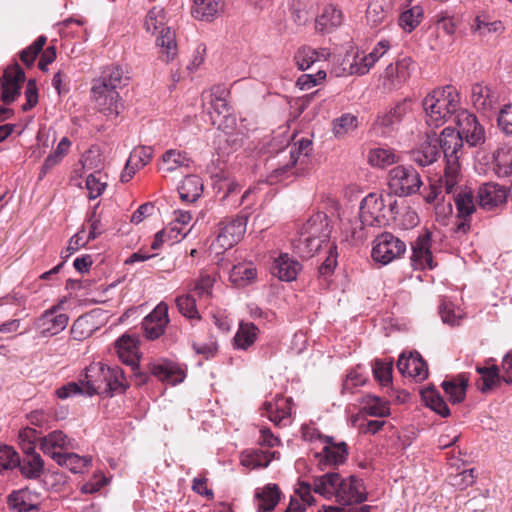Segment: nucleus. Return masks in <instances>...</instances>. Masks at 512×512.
Returning <instances> with one entry per match:
<instances>
[{
  "label": "nucleus",
  "instance_id": "393cba45",
  "mask_svg": "<svg viewBox=\"0 0 512 512\" xmlns=\"http://www.w3.org/2000/svg\"><path fill=\"white\" fill-rule=\"evenodd\" d=\"M72 448L68 437L59 430L50 432L40 439V449L45 455L55 460V455H61L63 450Z\"/></svg>",
  "mask_w": 512,
  "mask_h": 512
},
{
  "label": "nucleus",
  "instance_id": "3c124183",
  "mask_svg": "<svg viewBox=\"0 0 512 512\" xmlns=\"http://www.w3.org/2000/svg\"><path fill=\"white\" fill-rule=\"evenodd\" d=\"M423 18V9L420 6H414L404 11L399 17V25L407 32L413 31Z\"/></svg>",
  "mask_w": 512,
  "mask_h": 512
},
{
  "label": "nucleus",
  "instance_id": "7ed1b4c3",
  "mask_svg": "<svg viewBox=\"0 0 512 512\" xmlns=\"http://www.w3.org/2000/svg\"><path fill=\"white\" fill-rule=\"evenodd\" d=\"M332 226L324 212L313 214L301 227L299 237L295 243V249L303 258H311L328 242Z\"/></svg>",
  "mask_w": 512,
  "mask_h": 512
},
{
  "label": "nucleus",
  "instance_id": "39448f33",
  "mask_svg": "<svg viewBox=\"0 0 512 512\" xmlns=\"http://www.w3.org/2000/svg\"><path fill=\"white\" fill-rule=\"evenodd\" d=\"M422 186L419 173L412 166L398 165L388 174V187L392 194L406 197L417 193Z\"/></svg>",
  "mask_w": 512,
  "mask_h": 512
},
{
  "label": "nucleus",
  "instance_id": "0eeeda50",
  "mask_svg": "<svg viewBox=\"0 0 512 512\" xmlns=\"http://www.w3.org/2000/svg\"><path fill=\"white\" fill-rule=\"evenodd\" d=\"M373 243L371 257L383 265L401 257L406 251V244L389 232L377 236Z\"/></svg>",
  "mask_w": 512,
  "mask_h": 512
},
{
  "label": "nucleus",
  "instance_id": "58836bf2",
  "mask_svg": "<svg viewBox=\"0 0 512 512\" xmlns=\"http://www.w3.org/2000/svg\"><path fill=\"white\" fill-rule=\"evenodd\" d=\"M32 494L26 489L12 492L7 499L8 507L14 512H27L38 509L31 501Z\"/></svg>",
  "mask_w": 512,
  "mask_h": 512
},
{
  "label": "nucleus",
  "instance_id": "ea45409f",
  "mask_svg": "<svg viewBox=\"0 0 512 512\" xmlns=\"http://www.w3.org/2000/svg\"><path fill=\"white\" fill-rule=\"evenodd\" d=\"M458 217L467 219L476 211L475 197L470 190H462L454 195Z\"/></svg>",
  "mask_w": 512,
  "mask_h": 512
},
{
  "label": "nucleus",
  "instance_id": "a18cd8bd",
  "mask_svg": "<svg viewBox=\"0 0 512 512\" xmlns=\"http://www.w3.org/2000/svg\"><path fill=\"white\" fill-rule=\"evenodd\" d=\"M256 277V269L252 265H234L229 273L230 281L236 286H245Z\"/></svg>",
  "mask_w": 512,
  "mask_h": 512
},
{
  "label": "nucleus",
  "instance_id": "c03bdc74",
  "mask_svg": "<svg viewBox=\"0 0 512 512\" xmlns=\"http://www.w3.org/2000/svg\"><path fill=\"white\" fill-rule=\"evenodd\" d=\"M55 461L60 466L68 468L73 473H81L83 469L91 462V458L80 457L75 453H62L61 455L54 454Z\"/></svg>",
  "mask_w": 512,
  "mask_h": 512
},
{
  "label": "nucleus",
  "instance_id": "7c9ffc66",
  "mask_svg": "<svg viewBox=\"0 0 512 512\" xmlns=\"http://www.w3.org/2000/svg\"><path fill=\"white\" fill-rule=\"evenodd\" d=\"M289 403L290 399L284 398L278 399L276 403L266 402L263 405L265 411L263 415H266L275 425H286L291 414Z\"/></svg>",
  "mask_w": 512,
  "mask_h": 512
},
{
  "label": "nucleus",
  "instance_id": "774afa93",
  "mask_svg": "<svg viewBox=\"0 0 512 512\" xmlns=\"http://www.w3.org/2000/svg\"><path fill=\"white\" fill-rule=\"evenodd\" d=\"M373 64L368 65V58L366 55L356 54L353 62L350 64V74L364 75L369 72Z\"/></svg>",
  "mask_w": 512,
  "mask_h": 512
},
{
  "label": "nucleus",
  "instance_id": "72a5a7b5",
  "mask_svg": "<svg viewBox=\"0 0 512 512\" xmlns=\"http://www.w3.org/2000/svg\"><path fill=\"white\" fill-rule=\"evenodd\" d=\"M343 22V14L333 4L327 5L316 19V29L325 32L339 27Z\"/></svg>",
  "mask_w": 512,
  "mask_h": 512
},
{
  "label": "nucleus",
  "instance_id": "4d7b16f0",
  "mask_svg": "<svg viewBox=\"0 0 512 512\" xmlns=\"http://www.w3.org/2000/svg\"><path fill=\"white\" fill-rule=\"evenodd\" d=\"M364 409L371 416L385 417L389 414L387 403L377 396H368Z\"/></svg>",
  "mask_w": 512,
  "mask_h": 512
},
{
  "label": "nucleus",
  "instance_id": "de8ad7c7",
  "mask_svg": "<svg viewBox=\"0 0 512 512\" xmlns=\"http://www.w3.org/2000/svg\"><path fill=\"white\" fill-rule=\"evenodd\" d=\"M368 161L372 166L384 168L398 161V157L390 148H375L370 150Z\"/></svg>",
  "mask_w": 512,
  "mask_h": 512
},
{
  "label": "nucleus",
  "instance_id": "c9c22d12",
  "mask_svg": "<svg viewBox=\"0 0 512 512\" xmlns=\"http://www.w3.org/2000/svg\"><path fill=\"white\" fill-rule=\"evenodd\" d=\"M259 329L251 322H241L234 336V346L238 349L247 350L257 339Z\"/></svg>",
  "mask_w": 512,
  "mask_h": 512
},
{
  "label": "nucleus",
  "instance_id": "9d476101",
  "mask_svg": "<svg viewBox=\"0 0 512 512\" xmlns=\"http://www.w3.org/2000/svg\"><path fill=\"white\" fill-rule=\"evenodd\" d=\"M96 108L109 118H116L123 109L119 93L106 84H93L91 88Z\"/></svg>",
  "mask_w": 512,
  "mask_h": 512
},
{
  "label": "nucleus",
  "instance_id": "338daca9",
  "mask_svg": "<svg viewBox=\"0 0 512 512\" xmlns=\"http://www.w3.org/2000/svg\"><path fill=\"white\" fill-rule=\"evenodd\" d=\"M475 22L476 30H478L482 35H486L488 33H501L504 30L503 23L499 20L487 22L478 16Z\"/></svg>",
  "mask_w": 512,
  "mask_h": 512
},
{
  "label": "nucleus",
  "instance_id": "2f4dec72",
  "mask_svg": "<svg viewBox=\"0 0 512 512\" xmlns=\"http://www.w3.org/2000/svg\"><path fill=\"white\" fill-rule=\"evenodd\" d=\"M493 171L499 178L512 175V147H499L493 153Z\"/></svg>",
  "mask_w": 512,
  "mask_h": 512
},
{
  "label": "nucleus",
  "instance_id": "423d86ee",
  "mask_svg": "<svg viewBox=\"0 0 512 512\" xmlns=\"http://www.w3.org/2000/svg\"><path fill=\"white\" fill-rule=\"evenodd\" d=\"M312 152V141L308 138H302L299 141L295 142L288 151L289 159L286 161L287 155L286 151L283 150L280 153V157L284 159L282 163H279V166L273 170V177L276 179H283L287 175H295L298 173V168L295 171H291L293 167L296 165L300 166L302 170L303 167L308 162V157Z\"/></svg>",
  "mask_w": 512,
  "mask_h": 512
},
{
  "label": "nucleus",
  "instance_id": "e433bc0d",
  "mask_svg": "<svg viewBox=\"0 0 512 512\" xmlns=\"http://www.w3.org/2000/svg\"><path fill=\"white\" fill-rule=\"evenodd\" d=\"M190 162V158L185 152L170 149L162 155L160 170L170 173L182 167H189Z\"/></svg>",
  "mask_w": 512,
  "mask_h": 512
},
{
  "label": "nucleus",
  "instance_id": "473e14b6",
  "mask_svg": "<svg viewBox=\"0 0 512 512\" xmlns=\"http://www.w3.org/2000/svg\"><path fill=\"white\" fill-rule=\"evenodd\" d=\"M440 156L438 140H427L420 147L412 151V160L420 166H428L434 163Z\"/></svg>",
  "mask_w": 512,
  "mask_h": 512
},
{
  "label": "nucleus",
  "instance_id": "4c0bfd02",
  "mask_svg": "<svg viewBox=\"0 0 512 512\" xmlns=\"http://www.w3.org/2000/svg\"><path fill=\"white\" fill-rule=\"evenodd\" d=\"M467 386L468 378L464 375H459L456 379L442 383L444 392L449 396V400L453 404L461 403L465 399Z\"/></svg>",
  "mask_w": 512,
  "mask_h": 512
},
{
  "label": "nucleus",
  "instance_id": "4468645a",
  "mask_svg": "<svg viewBox=\"0 0 512 512\" xmlns=\"http://www.w3.org/2000/svg\"><path fill=\"white\" fill-rule=\"evenodd\" d=\"M168 323V305L160 302L142 321L144 336L150 340L159 338L163 335Z\"/></svg>",
  "mask_w": 512,
  "mask_h": 512
},
{
  "label": "nucleus",
  "instance_id": "412c9836",
  "mask_svg": "<svg viewBox=\"0 0 512 512\" xmlns=\"http://www.w3.org/2000/svg\"><path fill=\"white\" fill-rule=\"evenodd\" d=\"M440 102L442 103V100L437 90L429 93L422 102L430 126L438 127L447 119L445 108Z\"/></svg>",
  "mask_w": 512,
  "mask_h": 512
},
{
  "label": "nucleus",
  "instance_id": "20e7f679",
  "mask_svg": "<svg viewBox=\"0 0 512 512\" xmlns=\"http://www.w3.org/2000/svg\"><path fill=\"white\" fill-rule=\"evenodd\" d=\"M438 143L446 160L440 186L445 189L446 193H452L460 177V156L458 153L463 147V140L457 130L446 127L442 130Z\"/></svg>",
  "mask_w": 512,
  "mask_h": 512
},
{
  "label": "nucleus",
  "instance_id": "6e6d98bb",
  "mask_svg": "<svg viewBox=\"0 0 512 512\" xmlns=\"http://www.w3.org/2000/svg\"><path fill=\"white\" fill-rule=\"evenodd\" d=\"M442 100L446 115L449 117L457 111L459 100L456 91L451 86H446L443 89L437 90Z\"/></svg>",
  "mask_w": 512,
  "mask_h": 512
},
{
  "label": "nucleus",
  "instance_id": "5701e85b",
  "mask_svg": "<svg viewBox=\"0 0 512 512\" xmlns=\"http://www.w3.org/2000/svg\"><path fill=\"white\" fill-rule=\"evenodd\" d=\"M315 456L319 458L318 464L323 470L327 466H337L344 463L348 456V447L345 442L326 445L322 452L316 453Z\"/></svg>",
  "mask_w": 512,
  "mask_h": 512
},
{
  "label": "nucleus",
  "instance_id": "a878e982",
  "mask_svg": "<svg viewBox=\"0 0 512 512\" xmlns=\"http://www.w3.org/2000/svg\"><path fill=\"white\" fill-rule=\"evenodd\" d=\"M281 498V491L277 484H267L255 493V503L258 512H272Z\"/></svg>",
  "mask_w": 512,
  "mask_h": 512
},
{
  "label": "nucleus",
  "instance_id": "9b49d317",
  "mask_svg": "<svg viewBox=\"0 0 512 512\" xmlns=\"http://www.w3.org/2000/svg\"><path fill=\"white\" fill-rule=\"evenodd\" d=\"M247 219L236 217L226 219L219 223V232L216 243L220 248L230 249L237 244L246 232Z\"/></svg>",
  "mask_w": 512,
  "mask_h": 512
},
{
  "label": "nucleus",
  "instance_id": "c756f323",
  "mask_svg": "<svg viewBox=\"0 0 512 512\" xmlns=\"http://www.w3.org/2000/svg\"><path fill=\"white\" fill-rule=\"evenodd\" d=\"M129 76L119 65L106 67L101 76L93 84H106L108 89L116 91L117 88L126 86L129 82Z\"/></svg>",
  "mask_w": 512,
  "mask_h": 512
},
{
  "label": "nucleus",
  "instance_id": "f3484780",
  "mask_svg": "<svg viewBox=\"0 0 512 512\" xmlns=\"http://www.w3.org/2000/svg\"><path fill=\"white\" fill-rule=\"evenodd\" d=\"M431 233L425 231L412 244L411 261L415 269H432L434 267L431 253Z\"/></svg>",
  "mask_w": 512,
  "mask_h": 512
},
{
  "label": "nucleus",
  "instance_id": "c85d7f7f",
  "mask_svg": "<svg viewBox=\"0 0 512 512\" xmlns=\"http://www.w3.org/2000/svg\"><path fill=\"white\" fill-rule=\"evenodd\" d=\"M328 56L326 49L316 50L310 46H302L295 53L294 61L300 70L305 71L313 64L327 60Z\"/></svg>",
  "mask_w": 512,
  "mask_h": 512
},
{
  "label": "nucleus",
  "instance_id": "13d9d810",
  "mask_svg": "<svg viewBox=\"0 0 512 512\" xmlns=\"http://www.w3.org/2000/svg\"><path fill=\"white\" fill-rule=\"evenodd\" d=\"M373 374L377 381L382 385H388L392 381V362L375 360L373 365Z\"/></svg>",
  "mask_w": 512,
  "mask_h": 512
},
{
  "label": "nucleus",
  "instance_id": "1a4fd4ad",
  "mask_svg": "<svg viewBox=\"0 0 512 512\" xmlns=\"http://www.w3.org/2000/svg\"><path fill=\"white\" fill-rule=\"evenodd\" d=\"M455 121L458 133L469 146L476 147L485 143V130L474 114L467 110H460L456 114Z\"/></svg>",
  "mask_w": 512,
  "mask_h": 512
},
{
  "label": "nucleus",
  "instance_id": "8fccbe9b",
  "mask_svg": "<svg viewBox=\"0 0 512 512\" xmlns=\"http://www.w3.org/2000/svg\"><path fill=\"white\" fill-rule=\"evenodd\" d=\"M176 305L179 312L191 320H199L200 314L196 307V299L191 294L181 295L176 298Z\"/></svg>",
  "mask_w": 512,
  "mask_h": 512
},
{
  "label": "nucleus",
  "instance_id": "bb28decb",
  "mask_svg": "<svg viewBox=\"0 0 512 512\" xmlns=\"http://www.w3.org/2000/svg\"><path fill=\"white\" fill-rule=\"evenodd\" d=\"M26 456L20 461L19 467L20 472L27 478L36 479L40 477L44 463L40 455L34 451V446L29 443L25 448Z\"/></svg>",
  "mask_w": 512,
  "mask_h": 512
},
{
  "label": "nucleus",
  "instance_id": "5fc2aeb1",
  "mask_svg": "<svg viewBox=\"0 0 512 512\" xmlns=\"http://www.w3.org/2000/svg\"><path fill=\"white\" fill-rule=\"evenodd\" d=\"M46 40L45 36H39L30 46L23 49L20 52L21 61L27 66H32L36 57L43 50Z\"/></svg>",
  "mask_w": 512,
  "mask_h": 512
},
{
  "label": "nucleus",
  "instance_id": "6ab92c4d",
  "mask_svg": "<svg viewBox=\"0 0 512 512\" xmlns=\"http://www.w3.org/2000/svg\"><path fill=\"white\" fill-rule=\"evenodd\" d=\"M397 368L404 376L412 377L418 381L424 380L428 376L426 362L419 353H410L408 357L401 354L397 361Z\"/></svg>",
  "mask_w": 512,
  "mask_h": 512
},
{
  "label": "nucleus",
  "instance_id": "e2e57ef3",
  "mask_svg": "<svg viewBox=\"0 0 512 512\" xmlns=\"http://www.w3.org/2000/svg\"><path fill=\"white\" fill-rule=\"evenodd\" d=\"M497 123L506 135H512V104L505 105L499 112Z\"/></svg>",
  "mask_w": 512,
  "mask_h": 512
},
{
  "label": "nucleus",
  "instance_id": "052dcab7",
  "mask_svg": "<svg viewBox=\"0 0 512 512\" xmlns=\"http://www.w3.org/2000/svg\"><path fill=\"white\" fill-rule=\"evenodd\" d=\"M20 465V459L15 450L10 446L0 447V471L13 469Z\"/></svg>",
  "mask_w": 512,
  "mask_h": 512
},
{
  "label": "nucleus",
  "instance_id": "f704fd0d",
  "mask_svg": "<svg viewBox=\"0 0 512 512\" xmlns=\"http://www.w3.org/2000/svg\"><path fill=\"white\" fill-rule=\"evenodd\" d=\"M202 191V180L196 175L185 177L178 187L181 200L186 202H195L201 196Z\"/></svg>",
  "mask_w": 512,
  "mask_h": 512
},
{
  "label": "nucleus",
  "instance_id": "0e129e2a",
  "mask_svg": "<svg viewBox=\"0 0 512 512\" xmlns=\"http://www.w3.org/2000/svg\"><path fill=\"white\" fill-rule=\"evenodd\" d=\"M26 102L22 105L23 111H29L38 103V89L35 79H29L25 89Z\"/></svg>",
  "mask_w": 512,
  "mask_h": 512
},
{
  "label": "nucleus",
  "instance_id": "f03ea898",
  "mask_svg": "<svg viewBox=\"0 0 512 512\" xmlns=\"http://www.w3.org/2000/svg\"><path fill=\"white\" fill-rule=\"evenodd\" d=\"M313 489L324 497H335L341 505L362 503L367 499V494L361 479L355 476L341 478L337 472H328L316 477Z\"/></svg>",
  "mask_w": 512,
  "mask_h": 512
},
{
  "label": "nucleus",
  "instance_id": "4be33fe9",
  "mask_svg": "<svg viewBox=\"0 0 512 512\" xmlns=\"http://www.w3.org/2000/svg\"><path fill=\"white\" fill-rule=\"evenodd\" d=\"M409 110V101L405 99L397 103L388 112L379 115L375 125L383 129L382 134H388L395 129Z\"/></svg>",
  "mask_w": 512,
  "mask_h": 512
},
{
  "label": "nucleus",
  "instance_id": "a19ab883",
  "mask_svg": "<svg viewBox=\"0 0 512 512\" xmlns=\"http://www.w3.org/2000/svg\"><path fill=\"white\" fill-rule=\"evenodd\" d=\"M421 397L429 408H431L442 417H448L450 415V410L446 402L441 397L440 393L434 388L429 387L423 389L421 391Z\"/></svg>",
  "mask_w": 512,
  "mask_h": 512
},
{
  "label": "nucleus",
  "instance_id": "f257e3e1",
  "mask_svg": "<svg viewBox=\"0 0 512 512\" xmlns=\"http://www.w3.org/2000/svg\"><path fill=\"white\" fill-rule=\"evenodd\" d=\"M128 387L123 370L118 367H109L102 362H93L80 374L78 382H69L56 390L60 399H67L73 395L123 393Z\"/></svg>",
  "mask_w": 512,
  "mask_h": 512
},
{
  "label": "nucleus",
  "instance_id": "f8f14e48",
  "mask_svg": "<svg viewBox=\"0 0 512 512\" xmlns=\"http://www.w3.org/2000/svg\"><path fill=\"white\" fill-rule=\"evenodd\" d=\"M508 197V189L505 186L487 182L479 186L476 198L482 209L492 211L505 205Z\"/></svg>",
  "mask_w": 512,
  "mask_h": 512
},
{
  "label": "nucleus",
  "instance_id": "37998d69",
  "mask_svg": "<svg viewBox=\"0 0 512 512\" xmlns=\"http://www.w3.org/2000/svg\"><path fill=\"white\" fill-rule=\"evenodd\" d=\"M476 371L480 374V378L477 382L478 389L487 393L499 382V369L497 366L492 365L490 367H476Z\"/></svg>",
  "mask_w": 512,
  "mask_h": 512
},
{
  "label": "nucleus",
  "instance_id": "bf43d9fd",
  "mask_svg": "<svg viewBox=\"0 0 512 512\" xmlns=\"http://www.w3.org/2000/svg\"><path fill=\"white\" fill-rule=\"evenodd\" d=\"M215 279L207 274L201 273L199 279L195 282L193 291L199 298H210Z\"/></svg>",
  "mask_w": 512,
  "mask_h": 512
},
{
  "label": "nucleus",
  "instance_id": "ddd939ff",
  "mask_svg": "<svg viewBox=\"0 0 512 512\" xmlns=\"http://www.w3.org/2000/svg\"><path fill=\"white\" fill-rule=\"evenodd\" d=\"M59 308L60 305L52 306L35 320V327L43 337L56 335L67 327L69 317L64 313L56 314Z\"/></svg>",
  "mask_w": 512,
  "mask_h": 512
},
{
  "label": "nucleus",
  "instance_id": "dca6fc26",
  "mask_svg": "<svg viewBox=\"0 0 512 512\" xmlns=\"http://www.w3.org/2000/svg\"><path fill=\"white\" fill-rule=\"evenodd\" d=\"M24 81L25 73L18 64L6 68L3 74L1 100L6 104L12 103L20 95L21 84Z\"/></svg>",
  "mask_w": 512,
  "mask_h": 512
},
{
  "label": "nucleus",
  "instance_id": "aec40b11",
  "mask_svg": "<svg viewBox=\"0 0 512 512\" xmlns=\"http://www.w3.org/2000/svg\"><path fill=\"white\" fill-rule=\"evenodd\" d=\"M391 5L388 0H370L366 10V21L372 28H381L390 22Z\"/></svg>",
  "mask_w": 512,
  "mask_h": 512
},
{
  "label": "nucleus",
  "instance_id": "680f3d73",
  "mask_svg": "<svg viewBox=\"0 0 512 512\" xmlns=\"http://www.w3.org/2000/svg\"><path fill=\"white\" fill-rule=\"evenodd\" d=\"M152 150L150 147H137L135 148L129 157L130 163L135 165L136 168L144 167L151 159Z\"/></svg>",
  "mask_w": 512,
  "mask_h": 512
},
{
  "label": "nucleus",
  "instance_id": "864d4df0",
  "mask_svg": "<svg viewBox=\"0 0 512 512\" xmlns=\"http://www.w3.org/2000/svg\"><path fill=\"white\" fill-rule=\"evenodd\" d=\"M101 172H94L86 179V188L89 199H96L102 195L107 187V182L103 180Z\"/></svg>",
  "mask_w": 512,
  "mask_h": 512
},
{
  "label": "nucleus",
  "instance_id": "a211bd4d",
  "mask_svg": "<svg viewBox=\"0 0 512 512\" xmlns=\"http://www.w3.org/2000/svg\"><path fill=\"white\" fill-rule=\"evenodd\" d=\"M148 370L158 380L172 385L181 383L186 377L183 369L168 360L151 362L148 365Z\"/></svg>",
  "mask_w": 512,
  "mask_h": 512
},
{
  "label": "nucleus",
  "instance_id": "603ef678",
  "mask_svg": "<svg viewBox=\"0 0 512 512\" xmlns=\"http://www.w3.org/2000/svg\"><path fill=\"white\" fill-rule=\"evenodd\" d=\"M164 21H165L164 9L161 7H153L147 13L144 25L148 32H151L154 34L157 31H160L162 28H165Z\"/></svg>",
  "mask_w": 512,
  "mask_h": 512
},
{
  "label": "nucleus",
  "instance_id": "09e8293b",
  "mask_svg": "<svg viewBox=\"0 0 512 512\" xmlns=\"http://www.w3.org/2000/svg\"><path fill=\"white\" fill-rule=\"evenodd\" d=\"M358 127V119L350 113L343 114L333 120V133L337 138H342Z\"/></svg>",
  "mask_w": 512,
  "mask_h": 512
},
{
  "label": "nucleus",
  "instance_id": "cd10ccee",
  "mask_svg": "<svg viewBox=\"0 0 512 512\" xmlns=\"http://www.w3.org/2000/svg\"><path fill=\"white\" fill-rule=\"evenodd\" d=\"M470 98L473 106L481 111L491 109L497 101L496 94L488 85L482 82L472 85Z\"/></svg>",
  "mask_w": 512,
  "mask_h": 512
},
{
  "label": "nucleus",
  "instance_id": "6e6552de",
  "mask_svg": "<svg viewBox=\"0 0 512 512\" xmlns=\"http://www.w3.org/2000/svg\"><path fill=\"white\" fill-rule=\"evenodd\" d=\"M386 199L375 193L368 194L360 205V221L364 226L384 227L388 225V211L385 210Z\"/></svg>",
  "mask_w": 512,
  "mask_h": 512
},
{
  "label": "nucleus",
  "instance_id": "2eb2a0df",
  "mask_svg": "<svg viewBox=\"0 0 512 512\" xmlns=\"http://www.w3.org/2000/svg\"><path fill=\"white\" fill-rule=\"evenodd\" d=\"M413 61L409 57L398 60L394 65L390 64L385 69L383 86L387 90L400 88L411 76Z\"/></svg>",
  "mask_w": 512,
  "mask_h": 512
},
{
  "label": "nucleus",
  "instance_id": "49530a36",
  "mask_svg": "<svg viewBox=\"0 0 512 512\" xmlns=\"http://www.w3.org/2000/svg\"><path fill=\"white\" fill-rule=\"evenodd\" d=\"M157 44L161 47L162 53L166 55V60L173 59L177 54V45L175 32L169 27L160 30V36L157 38Z\"/></svg>",
  "mask_w": 512,
  "mask_h": 512
},
{
  "label": "nucleus",
  "instance_id": "69168bd1",
  "mask_svg": "<svg viewBox=\"0 0 512 512\" xmlns=\"http://www.w3.org/2000/svg\"><path fill=\"white\" fill-rule=\"evenodd\" d=\"M326 78L324 70H318L316 74H303L297 80V85L301 90L310 89L316 86L320 81Z\"/></svg>",
  "mask_w": 512,
  "mask_h": 512
},
{
  "label": "nucleus",
  "instance_id": "b1692460",
  "mask_svg": "<svg viewBox=\"0 0 512 512\" xmlns=\"http://www.w3.org/2000/svg\"><path fill=\"white\" fill-rule=\"evenodd\" d=\"M301 264L287 253L280 254L273 262L272 274L282 281H293L301 270Z\"/></svg>",
  "mask_w": 512,
  "mask_h": 512
},
{
  "label": "nucleus",
  "instance_id": "79ce46f5",
  "mask_svg": "<svg viewBox=\"0 0 512 512\" xmlns=\"http://www.w3.org/2000/svg\"><path fill=\"white\" fill-rule=\"evenodd\" d=\"M218 0H193L192 15L196 19L211 21L219 12Z\"/></svg>",
  "mask_w": 512,
  "mask_h": 512
}]
</instances>
